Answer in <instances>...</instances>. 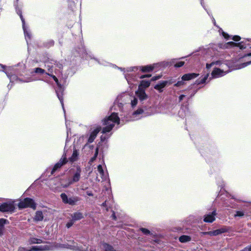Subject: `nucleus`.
Returning a JSON list of instances; mask_svg holds the SVG:
<instances>
[{
  "label": "nucleus",
  "mask_w": 251,
  "mask_h": 251,
  "mask_svg": "<svg viewBox=\"0 0 251 251\" xmlns=\"http://www.w3.org/2000/svg\"><path fill=\"white\" fill-rule=\"evenodd\" d=\"M28 242L29 244H41V243H42V241L41 239L34 237L30 238Z\"/></svg>",
  "instance_id": "nucleus-21"
},
{
  "label": "nucleus",
  "mask_w": 251,
  "mask_h": 251,
  "mask_svg": "<svg viewBox=\"0 0 251 251\" xmlns=\"http://www.w3.org/2000/svg\"><path fill=\"white\" fill-rule=\"evenodd\" d=\"M61 198L62 200V201L65 203H67L68 202V200H69V198H68L67 196L64 194V193H62L61 194Z\"/></svg>",
  "instance_id": "nucleus-28"
},
{
  "label": "nucleus",
  "mask_w": 251,
  "mask_h": 251,
  "mask_svg": "<svg viewBox=\"0 0 251 251\" xmlns=\"http://www.w3.org/2000/svg\"><path fill=\"white\" fill-rule=\"evenodd\" d=\"M248 56H251V53H249L248 54Z\"/></svg>",
  "instance_id": "nucleus-55"
},
{
  "label": "nucleus",
  "mask_w": 251,
  "mask_h": 251,
  "mask_svg": "<svg viewBox=\"0 0 251 251\" xmlns=\"http://www.w3.org/2000/svg\"><path fill=\"white\" fill-rule=\"evenodd\" d=\"M66 162V156H63V157L60 160L59 162L54 165L51 171V174H52L58 168H60L63 164H65Z\"/></svg>",
  "instance_id": "nucleus-11"
},
{
  "label": "nucleus",
  "mask_w": 251,
  "mask_h": 251,
  "mask_svg": "<svg viewBox=\"0 0 251 251\" xmlns=\"http://www.w3.org/2000/svg\"><path fill=\"white\" fill-rule=\"evenodd\" d=\"M119 118L116 113H113L107 119H105L103 125L105 126L102 129L103 133L109 132L116 124H119Z\"/></svg>",
  "instance_id": "nucleus-3"
},
{
  "label": "nucleus",
  "mask_w": 251,
  "mask_h": 251,
  "mask_svg": "<svg viewBox=\"0 0 251 251\" xmlns=\"http://www.w3.org/2000/svg\"><path fill=\"white\" fill-rule=\"evenodd\" d=\"M140 69L142 72H150L154 69V66H146L141 67Z\"/></svg>",
  "instance_id": "nucleus-24"
},
{
  "label": "nucleus",
  "mask_w": 251,
  "mask_h": 251,
  "mask_svg": "<svg viewBox=\"0 0 251 251\" xmlns=\"http://www.w3.org/2000/svg\"><path fill=\"white\" fill-rule=\"evenodd\" d=\"M56 250H61V244H55L52 245L50 244H47L46 245H41L33 247L30 250L20 247L19 248L18 251H50Z\"/></svg>",
  "instance_id": "nucleus-2"
},
{
  "label": "nucleus",
  "mask_w": 251,
  "mask_h": 251,
  "mask_svg": "<svg viewBox=\"0 0 251 251\" xmlns=\"http://www.w3.org/2000/svg\"><path fill=\"white\" fill-rule=\"evenodd\" d=\"M100 127L98 126L96 127L90 134V137L88 139V142L92 143L94 141V139L96 137L98 133L100 130Z\"/></svg>",
  "instance_id": "nucleus-9"
},
{
  "label": "nucleus",
  "mask_w": 251,
  "mask_h": 251,
  "mask_svg": "<svg viewBox=\"0 0 251 251\" xmlns=\"http://www.w3.org/2000/svg\"><path fill=\"white\" fill-rule=\"evenodd\" d=\"M18 14L20 15L21 19V20L22 21L23 28V29H24V33H25V39L27 40V38L30 39V37L29 33L28 32V31H27L26 29L25 28V20H24L22 15L21 12H18Z\"/></svg>",
  "instance_id": "nucleus-13"
},
{
  "label": "nucleus",
  "mask_w": 251,
  "mask_h": 251,
  "mask_svg": "<svg viewBox=\"0 0 251 251\" xmlns=\"http://www.w3.org/2000/svg\"><path fill=\"white\" fill-rule=\"evenodd\" d=\"M20 208L30 207L34 209L36 208V204L33 200L30 198H26L21 201L18 204Z\"/></svg>",
  "instance_id": "nucleus-5"
},
{
  "label": "nucleus",
  "mask_w": 251,
  "mask_h": 251,
  "mask_svg": "<svg viewBox=\"0 0 251 251\" xmlns=\"http://www.w3.org/2000/svg\"><path fill=\"white\" fill-rule=\"evenodd\" d=\"M214 23L215 24V20H214Z\"/></svg>",
  "instance_id": "nucleus-57"
},
{
  "label": "nucleus",
  "mask_w": 251,
  "mask_h": 251,
  "mask_svg": "<svg viewBox=\"0 0 251 251\" xmlns=\"http://www.w3.org/2000/svg\"><path fill=\"white\" fill-rule=\"evenodd\" d=\"M199 75V74L196 73H190L184 75L181 79L182 80L187 81L194 79Z\"/></svg>",
  "instance_id": "nucleus-10"
},
{
  "label": "nucleus",
  "mask_w": 251,
  "mask_h": 251,
  "mask_svg": "<svg viewBox=\"0 0 251 251\" xmlns=\"http://www.w3.org/2000/svg\"><path fill=\"white\" fill-rule=\"evenodd\" d=\"M43 219V215L41 211H37L34 217V220L36 221H41Z\"/></svg>",
  "instance_id": "nucleus-16"
},
{
  "label": "nucleus",
  "mask_w": 251,
  "mask_h": 251,
  "mask_svg": "<svg viewBox=\"0 0 251 251\" xmlns=\"http://www.w3.org/2000/svg\"><path fill=\"white\" fill-rule=\"evenodd\" d=\"M244 215V213L242 211H238L236 212V214H235V216H239V217H242Z\"/></svg>",
  "instance_id": "nucleus-38"
},
{
  "label": "nucleus",
  "mask_w": 251,
  "mask_h": 251,
  "mask_svg": "<svg viewBox=\"0 0 251 251\" xmlns=\"http://www.w3.org/2000/svg\"><path fill=\"white\" fill-rule=\"evenodd\" d=\"M78 152L76 150H75L73 151V154L72 156L70 158V160L71 162H74L77 159V157L78 156Z\"/></svg>",
  "instance_id": "nucleus-25"
},
{
  "label": "nucleus",
  "mask_w": 251,
  "mask_h": 251,
  "mask_svg": "<svg viewBox=\"0 0 251 251\" xmlns=\"http://www.w3.org/2000/svg\"><path fill=\"white\" fill-rule=\"evenodd\" d=\"M113 218L114 219H116L115 215L114 214H113Z\"/></svg>",
  "instance_id": "nucleus-54"
},
{
  "label": "nucleus",
  "mask_w": 251,
  "mask_h": 251,
  "mask_svg": "<svg viewBox=\"0 0 251 251\" xmlns=\"http://www.w3.org/2000/svg\"><path fill=\"white\" fill-rule=\"evenodd\" d=\"M47 75H50L49 74H47ZM50 76L52 77V78L54 80V81L56 82V83L58 84V79L57 78V77L55 76V75H50Z\"/></svg>",
  "instance_id": "nucleus-42"
},
{
  "label": "nucleus",
  "mask_w": 251,
  "mask_h": 251,
  "mask_svg": "<svg viewBox=\"0 0 251 251\" xmlns=\"http://www.w3.org/2000/svg\"><path fill=\"white\" fill-rule=\"evenodd\" d=\"M226 231V230L225 228H221L214 231H211V236L218 235L221 233H224Z\"/></svg>",
  "instance_id": "nucleus-20"
},
{
  "label": "nucleus",
  "mask_w": 251,
  "mask_h": 251,
  "mask_svg": "<svg viewBox=\"0 0 251 251\" xmlns=\"http://www.w3.org/2000/svg\"><path fill=\"white\" fill-rule=\"evenodd\" d=\"M87 194L89 196H93V194L92 193H91V192H87Z\"/></svg>",
  "instance_id": "nucleus-52"
},
{
  "label": "nucleus",
  "mask_w": 251,
  "mask_h": 251,
  "mask_svg": "<svg viewBox=\"0 0 251 251\" xmlns=\"http://www.w3.org/2000/svg\"><path fill=\"white\" fill-rule=\"evenodd\" d=\"M184 97H185V95H180L179 97V101L182 100Z\"/></svg>",
  "instance_id": "nucleus-50"
},
{
  "label": "nucleus",
  "mask_w": 251,
  "mask_h": 251,
  "mask_svg": "<svg viewBox=\"0 0 251 251\" xmlns=\"http://www.w3.org/2000/svg\"><path fill=\"white\" fill-rule=\"evenodd\" d=\"M137 101L138 100L137 99L134 98L133 100H132L131 101V105L132 107H134L135 106H136L137 103Z\"/></svg>",
  "instance_id": "nucleus-36"
},
{
  "label": "nucleus",
  "mask_w": 251,
  "mask_h": 251,
  "mask_svg": "<svg viewBox=\"0 0 251 251\" xmlns=\"http://www.w3.org/2000/svg\"><path fill=\"white\" fill-rule=\"evenodd\" d=\"M6 220L3 219H0V235L2 234L4 225L6 223Z\"/></svg>",
  "instance_id": "nucleus-27"
},
{
  "label": "nucleus",
  "mask_w": 251,
  "mask_h": 251,
  "mask_svg": "<svg viewBox=\"0 0 251 251\" xmlns=\"http://www.w3.org/2000/svg\"><path fill=\"white\" fill-rule=\"evenodd\" d=\"M73 220L76 221L81 219L83 218V214L80 212H76L74 214L73 217Z\"/></svg>",
  "instance_id": "nucleus-22"
},
{
  "label": "nucleus",
  "mask_w": 251,
  "mask_h": 251,
  "mask_svg": "<svg viewBox=\"0 0 251 251\" xmlns=\"http://www.w3.org/2000/svg\"><path fill=\"white\" fill-rule=\"evenodd\" d=\"M140 230L145 235H148L150 234V231L146 228H140Z\"/></svg>",
  "instance_id": "nucleus-34"
},
{
  "label": "nucleus",
  "mask_w": 251,
  "mask_h": 251,
  "mask_svg": "<svg viewBox=\"0 0 251 251\" xmlns=\"http://www.w3.org/2000/svg\"><path fill=\"white\" fill-rule=\"evenodd\" d=\"M251 64V61L246 62V63H243L241 65V66L240 67V68H242L245 67L247 65Z\"/></svg>",
  "instance_id": "nucleus-41"
},
{
  "label": "nucleus",
  "mask_w": 251,
  "mask_h": 251,
  "mask_svg": "<svg viewBox=\"0 0 251 251\" xmlns=\"http://www.w3.org/2000/svg\"><path fill=\"white\" fill-rule=\"evenodd\" d=\"M184 80H182L181 81H178L175 84V85L177 87L180 86L181 85H183L184 84Z\"/></svg>",
  "instance_id": "nucleus-37"
},
{
  "label": "nucleus",
  "mask_w": 251,
  "mask_h": 251,
  "mask_svg": "<svg viewBox=\"0 0 251 251\" xmlns=\"http://www.w3.org/2000/svg\"><path fill=\"white\" fill-rule=\"evenodd\" d=\"M168 83L167 81H162L157 84H156L154 86V89L157 90L159 92H161L163 91V88H164L167 85Z\"/></svg>",
  "instance_id": "nucleus-15"
},
{
  "label": "nucleus",
  "mask_w": 251,
  "mask_h": 251,
  "mask_svg": "<svg viewBox=\"0 0 251 251\" xmlns=\"http://www.w3.org/2000/svg\"><path fill=\"white\" fill-rule=\"evenodd\" d=\"M151 76V75H143L141 76L140 78H145V77H150Z\"/></svg>",
  "instance_id": "nucleus-48"
},
{
  "label": "nucleus",
  "mask_w": 251,
  "mask_h": 251,
  "mask_svg": "<svg viewBox=\"0 0 251 251\" xmlns=\"http://www.w3.org/2000/svg\"><path fill=\"white\" fill-rule=\"evenodd\" d=\"M79 201V198L77 197H71L69 198L67 203L71 205H74Z\"/></svg>",
  "instance_id": "nucleus-19"
},
{
  "label": "nucleus",
  "mask_w": 251,
  "mask_h": 251,
  "mask_svg": "<svg viewBox=\"0 0 251 251\" xmlns=\"http://www.w3.org/2000/svg\"><path fill=\"white\" fill-rule=\"evenodd\" d=\"M160 76H155V77H153L151 78V80L154 81V80H156L157 79H158L160 78Z\"/></svg>",
  "instance_id": "nucleus-49"
},
{
  "label": "nucleus",
  "mask_w": 251,
  "mask_h": 251,
  "mask_svg": "<svg viewBox=\"0 0 251 251\" xmlns=\"http://www.w3.org/2000/svg\"><path fill=\"white\" fill-rule=\"evenodd\" d=\"M219 64H220L221 65H222L223 64L222 62L221 61H217L213 62L210 64L207 63V64H206V67L207 69H209L212 66H213L215 65H219Z\"/></svg>",
  "instance_id": "nucleus-26"
},
{
  "label": "nucleus",
  "mask_w": 251,
  "mask_h": 251,
  "mask_svg": "<svg viewBox=\"0 0 251 251\" xmlns=\"http://www.w3.org/2000/svg\"><path fill=\"white\" fill-rule=\"evenodd\" d=\"M14 209L13 202H5L0 205V211L2 212H11Z\"/></svg>",
  "instance_id": "nucleus-6"
},
{
  "label": "nucleus",
  "mask_w": 251,
  "mask_h": 251,
  "mask_svg": "<svg viewBox=\"0 0 251 251\" xmlns=\"http://www.w3.org/2000/svg\"><path fill=\"white\" fill-rule=\"evenodd\" d=\"M223 35L225 37V38L226 39H228L229 38V35L224 32H223Z\"/></svg>",
  "instance_id": "nucleus-47"
},
{
  "label": "nucleus",
  "mask_w": 251,
  "mask_h": 251,
  "mask_svg": "<svg viewBox=\"0 0 251 251\" xmlns=\"http://www.w3.org/2000/svg\"><path fill=\"white\" fill-rule=\"evenodd\" d=\"M153 66H154V67L155 66H156V64L153 65Z\"/></svg>",
  "instance_id": "nucleus-58"
},
{
  "label": "nucleus",
  "mask_w": 251,
  "mask_h": 251,
  "mask_svg": "<svg viewBox=\"0 0 251 251\" xmlns=\"http://www.w3.org/2000/svg\"><path fill=\"white\" fill-rule=\"evenodd\" d=\"M98 149H97L94 157L91 159L92 162H93L96 158V157L98 155Z\"/></svg>",
  "instance_id": "nucleus-44"
},
{
  "label": "nucleus",
  "mask_w": 251,
  "mask_h": 251,
  "mask_svg": "<svg viewBox=\"0 0 251 251\" xmlns=\"http://www.w3.org/2000/svg\"><path fill=\"white\" fill-rule=\"evenodd\" d=\"M223 64L217 65L220 68H215L211 73L213 78H218L223 76L228 72V67L226 63L222 62Z\"/></svg>",
  "instance_id": "nucleus-4"
},
{
  "label": "nucleus",
  "mask_w": 251,
  "mask_h": 251,
  "mask_svg": "<svg viewBox=\"0 0 251 251\" xmlns=\"http://www.w3.org/2000/svg\"><path fill=\"white\" fill-rule=\"evenodd\" d=\"M73 222L72 221L68 223L66 225V226L68 228H69L73 225Z\"/></svg>",
  "instance_id": "nucleus-45"
},
{
  "label": "nucleus",
  "mask_w": 251,
  "mask_h": 251,
  "mask_svg": "<svg viewBox=\"0 0 251 251\" xmlns=\"http://www.w3.org/2000/svg\"><path fill=\"white\" fill-rule=\"evenodd\" d=\"M240 48L241 49H242L243 47H241V46H240Z\"/></svg>",
  "instance_id": "nucleus-56"
},
{
  "label": "nucleus",
  "mask_w": 251,
  "mask_h": 251,
  "mask_svg": "<svg viewBox=\"0 0 251 251\" xmlns=\"http://www.w3.org/2000/svg\"><path fill=\"white\" fill-rule=\"evenodd\" d=\"M208 76V74H207L201 80H197L196 82L198 84H202L205 82Z\"/></svg>",
  "instance_id": "nucleus-29"
},
{
  "label": "nucleus",
  "mask_w": 251,
  "mask_h": 251,
  "mask_svg": "<svg viewBox=\"0 0 251 251\" xmlns=\"http://www.w3.org/2000/svg\"><path fill=\"white\" fill-rule=\"evenodd\" d=\"M136 95L138 97L140 100H143L147 98V95L144 89L138 88V90L135 92Z\"/></svg>",
  "instance_id": "nucleus-8"
},
{
  "label": "nucleus",
  "mask_w": 251,
  "mask_h": 251,
  "mask_svg": "<svg viewBox=\"0 0 251 251\" xmlns=\"http://www.w3.org/2000/svg\"><path fill=\"white\" fill-rule=\"evenodd\" d=\"M56 94L57 96L59 99V100L60 101V102L62 104L63 109H64V105L63 102V99H62V92L61 88H59L58 89L56 90Z\"/></svg>",
  "instance_id": "nucleus-17"
},
{
  "label": "nucleus",
  "mask_w": 251,
  "mask_h": 251,
  "mask_svg": "<svg viewBox=\"0 0 251 251\" xmlns=\"http://www.w3.org/2000/svg\"><path fill=\"white\" fill-rule=\"evenodd\" d=\"M143 110L142 109H138L133 113V116L135 117L137 115L141 114L143 113Z\"/></svg>",
  "instance_id": "nucleus-35"
},
{
  "label": "nucleus",
  "mask_w": 251,
  "mask_h": 251,
  "mask_svg": "<svg viewBox=\"0 0 251 251\" xmlns=\"http://www.w3.org/2000/svg\"><path fill=\"white\" fill-rule=\"evenodd\" d=\"M179 240L181 243H186L191 240V237L187 235H182L179 237Z\"/></svg>",
  "instance_id": "nucleus-23"
},
{
  "label": "nucleus",
  "mask_w": 251,
  "mask_h": 251,
  "mask_svg": "<svg viewBox=\"0 0 251 251\" xmlns=\"http://www.w3.org/2000/svg\"><path fill=\"white\" fill-rule=\"evenodd\" d=\"M35 72L37 74H43L45 73V70L40 68H37L35 69Z\"/></svg>",
  "instance_id": "nucleus-31"
},
{
  "label": "nucleus",
  "mask_w": 251,
  "mask_h": 251,
  "mask_svg": "<svg viewBox=\"0 0 251 251\" xmlns=\"http://www.w3.org/2000/svg\"><path fill=\"white\" fill-rule=\"evenodd\" d=\"M106 205V202L102 203V206H105Z\"/></svg>",
  "instance_id": "nucleus-53"
},
{
  "label": "nucleus",
  "mask_w": 251,
  "mask_h": 251,
  "mask_svg": "<svg viewBox=\"0 0 251 251\" xmlns=\"http://www.w3.org/2000/svg\"><path fill=\"white\" fill-rule=\"evenodd\" d=\"M97 170L101 179H106L107 176V174L106 172H104L103 167L101 165L98 166Z\"/></svg>",
  "instance_id": "nucleus-14"
},
{
  "label": "nucleus",
  "mask_w": 251,
  "mask_h": 251,
  "mask_svg": "<svg viewBox=\"0 0 251 251\" xmlns=\"http://www.w3.org/2000/svg\"><path fill=\"white\" fill-rule=\"evenodd\" d=\"M243 251H251V245L245 248Z\"/></svg>",
  "instance_id": "nucleus-46"
},
{
  "label": "nucleus",
  "mask_w": 251,
  "mask_h": 251,
  "mask_svg": "<svg viewBox=\"0 0 251 251\" xmlns=\"http://www.w3.org/2000/svg\"><path fill=\"white\" fill-rule=\"evenodd\" d=\"M150 81H146V80H142L140 85L139 86L138 88H141V89H144L145 88H147L149 87L150 85Z\"/></svg>",
  "instance_id": "nucleus-18"
},
{
  "label": "nucleus",
  "mask_w": 251,
  "mask_h": 251,
  "mask_svg": "<svg viewBox=\"0 0 251 251\" xmlns=\"http://www.w3.org/2000/svg\"><path fill=\"white\" fill-rule=\"evenodd\" d=\"M80 173H81V170L79 168H77V171L76 173L75 174V175L73 176L72 180L70 181L68 185H65L64 186V187H67L68 186L70 185V184H72L74 182H76L79 181L80 177Z\"/></svg>",
  "instance_id": "nucleus-7"
},
{
  "label": "nucleus",
  "mask_w": 251,
  "mask_h": 251,
  "mask_svg": "<svg viewBox=\"0 0 251 251\" xmlns=\"http://www.w3.org/2000/svg\"><path fill=\"white\" fill-rule=\"evenodd\" d=\"M126 70V71L127 72H134L138 70V68L136 67H133L128 68Z\"/></svg>",
  "instance_id": "nucleus-33"
},
{
  "label": "nucleus",
  "mask_w": 251,
  "mask_h": 251,
  "mask_svg": "<svg viewBox=\"0 0 251 251\" xmlns=\"http://www.w3.org/2000/svg\"><path fill=\"white\" fill-rule=\"evenodd\" d=\"M68 249L75 251H115L110 245L103 243L98 246L87 247L86 245H79L73 241L67 244H61V249Z\"/></svg>",
  "instance_id": "nucleus-1"
},
{
  "label": "nucleus",
  "mask_w": 251,
  "mask_h": 251,
  "mask_svg": "<svg viewBox=\"0 0 251 251\" xmlns=\"http://www.w3.org/2000/svg\"><path fill=\"white\" fill-rule=\"evenodd\" d=\"M184 62L183 61H180L175 65L176 67H180L184 65Z\"/></svg>",
  "instance_id": "nucleus-39"
},
{
  "label": "nucleus",
  "mask_w": 251,
  "mask_h": 251,
  "mask_svg": "<svg viewBox=\"0 0 251 251\" xmlns=\"http://www.w3.org/2000/svg\"><path fill=\"white\" fill-rule=\"evenodd\" d=\"M201 234L202 235H208L211 236V231H206V232H201Z\"/></svg>",
  "instance_id": "nucleus-43"
},
{
  "label": "nucleus",
  "mask_w": 251,
  "mask_h": 251,
  "mask_svg": "<svg viewBox=\"0 0 251 251\" xmlns=\"http://www.w3.org/2000/svg\"><path fill=\"white\" fill-rule=\"evenodd\" d=\"M125 77H126V80L127 81L128 83L129 84H131V81L130 77H131L132 76V75L131 74H125Z\"/></svg>",
  "instance_id": "nucleus-30"
},
{
  "label": "nucleus",
  "mask_w": 251,
  "mask_h": 251,
  "mask_svg": "<svg viewBox=\"0 0 251 251\" xmlns=\"http://www.w3.org/2000/svg\"><path fill=\"white\" fill-rule=\"evenodd\" d=\"M4 67L3 65H2L1 64H0V70L4 69Z\"/></svg>",
  "instance_id": "nucleus-51"
},
{
  "label": "nucleus",
  "mask_w": 251,
  "mask_h": 251,
  "mask_svg": "<svg viewBox=\"0 0 251 251\" xmlns=\"http://www.w3.org/2000/svg\"><path fill=\"white\" fill-rule=\"evenodd\" d=\"M232 39V40H233L235 41H238L240 40L241 38L240 36L236 35V36H233Z\"/></svg>",
  "instance_id": "nucleus-40"
},
{
  "label": "nucleus",
  "mask_w": 251,
  "mask_h": 251,
  "mask_svg": "<svg viewBox=\"0 0 251 251\" xmlns=\"http://www.w3.org/2000/svg\"><path fill=\"white\" fill-rule=\"evenodd\" d=\"M216 215V213L215 211H214L211 214H207L205 216L204 221L207 223L213 222L215 220V216Z\"/></svg>",
  "instance_id": "nucleus-12"
},
{
  "label": "nucleus",
  "mask_w": 251,
  "mask_h": 251,
  "mask_svg": "<svg viewBox=\"0 0 251 251\" xmlns=\"http://www.w3.org/2000/svg\"><path fill=\"white\" fill-rule=\"evenodd\" d=\"M239 46V44H236L233 42H229L226 44V47H228L229 46L234 47V46Z\"/></svg>",
  "instance_id": "nucleus-32"
}]
</instances>
